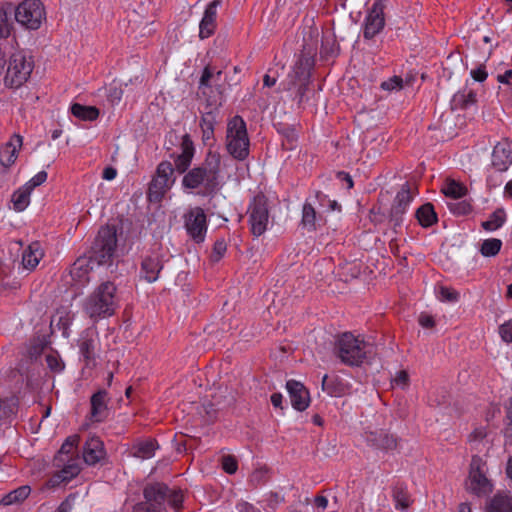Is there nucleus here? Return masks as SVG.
<instances>
[{
    "label": "nucleus",
    "instance_id": "nucleus-1",
    "mask_svg": "<svg viewBox=\"0 0 512 512\" xmlns=\"http://www.w3.org/2000/svg\"><path fill=\"white\" fill-rule=\"evenodd\" d=\"M220 164V154L209 151L199 166L186 172L182 186L191 190L203 186L201 195L213 197L219 190Z\"/></svg>",
    "mask_w": 512,
    "mask_h": 512
},
{
    "label": "nucleus",
    "instance_id": "nucleus-2",
    "mask_svg": "<svg viewBox=\"0 0 512 512\" xmlns=\"http://www.w3.org/2000/svg\"><path fill=\"white\" fill-rule=\"evenodd\" d=\"M144 501L134 505L133 512H167L166 503L175 511L183 507L184 496L180 489L171 490L162 482L148 483L143 489Z\"/></svg>",
    "mask_w": 512,
    "mask_h": 512
},
{
    "label": "nucleus",
    "instance_id": "nucleus-3",
    "mask_svg": "<svg viewBox=\"0 0 512 512\" xmlns=\"http://www.w3.org/2000/svg\"><path fill=\"white\" fill-rule=\"evenodd\" d=\"M117 307V287L109 280L100 283L83 304L85 313L92 319L112 316Z\"/></svg>",
    "mask_w": 512,
    "mask_h": 512
},
{
    "label": "nucleus",
    "instance_id": "nucleus-4",
    "mask_svg": "<svg viewBox=\"0 0 512 512\" xmlns=\"http://www.w3.org/2000/svg\"><path fill=\"white\" fill-rule=\"evenodd\" d=\"M373 346L360 340L350 332L337 337L334 344V355L347 366H360L372 353Z\"/></svg>",
    "mask_w": 512,
    "mask_h": 512
},
{
    "label": "nucleus",
    "instance_id": "nucleus-5",
    "mask_svg": "<svg viewBox=\"0 0 512 512\" xmlns=\"http://www.w3.org/2000/svg\"><path fill=\"white\" fill-rule=\"evenodd\" d=\"M117 242L116 227L114 225L103 226L85 253L98 266L111 265L116 256Z\"/></svg>",
    "mask_w": 512,
    "mask_h": 512
},
{
    "label": "nucleus",
    "instance_id": "nucleus-6",
    "mask_svg": "<svg viewBox=\"0 0 512 512\" xmlns=\"http://www.w3.org/2000/svg\"><path fill=\"white\" fill-rule=\"evenodd\" d=\"M249 145L246 123L241 116L236 115L227 124V151L233 158L243 161L249 155Z\"/></svg>",
    "mask_w": 512,
    "mask_h": 512
},
{
    "label": "nucleus",
    "instance_id": "nucleus-7",
    "mask_svg": "<svg viewBox=\"0 0 512 512\" xmlns=\"http://www.w3.org/2000/svg\"><path fill=\"white\" fill-rule=\"evenodd\" d=\"M33 68L31 56H27L23 51L13 53L9 58L4 78L5 85L10 88L21 87L30 78Z\"/></svg>",
    "mask_w": 512,
    "mask_h": 512
},
{
    "label": "nucleus",
    "instance_id": "nucleus-8",
    "mask_svg": "<svg viewBox=\"0 0 512 512\" xmlns=\"http://www.w3.org/2000/svg\"><path fill=\"white\" fill-rule=\"evenodd\" d=\"M175 182L174 167L170 161H162L149 183L147 196L150 202H160Z\"/></svg>",
    "mask_w": 512,
    "mask_h": 512
},
{
    "label": "nucleus",
    "instance_id": "nucleus-9",
    "mask_svg": "<svg viewBox=\"0 0 512 512\" xmlns=\"http://www.w3.org/2000/svg\"><path fill=\"white\" fill-rule=\"evenodd\" d=\"M15 20L29 30L40 28L45 19V9L40 0H24L15 9Z\"/></svg>",
    "mask_w": 512,
    "mask_h": 512
},
{
    "label": "nucleus",
    "instance_id": "nucleus-10",
    "mask_svg": "<svg viewBox=\"0 0 512 512\" xmlns=\"http://www.w3.org/2000/svg\"><path fill=\"white\" fill-rule=\"evenodd\" d=\"M251 232L254 236H261L267 229L269 220L268 199L263 193L254 196L248 211Z\"/></svg>",
    "mask_w": 512,
    "mask_h": 512
},
{
    "label": "nucleus",
    "instance_id": "nucleus-11",
    "mask_svg": "<svg viewBox=\"0 0 512 512\" xmlns=\"http://www.w3.org/2000/svg\"><path fill=\"white\" fill-rule=\"evenodd\" d=\"M388 0H374L371 8L368 9L364 20L363 37L367 40L373 39L385 27L384 10Z\"/></svg>",
    "mask_w": 512,
    "mask_h": 512
},
{
    "label": "nucleus",
    "instance_id": "nucleus-12",
    "mask_svg": "<svg viewBox=\"0 0 512 512\" xmlns=\"http://www.w3.org/2000/svg\"><path fill=\"white\" fill-rule=\"evenodd\" d=\"M483 465L481 457L478 455L472 457L469 471V490L478 496L487 494L492 490V484L482 470Z\"/></svg>",
    "mask_w": 512,
    "mask_h": 512
},
{
    "label": "nucleus",
    "instance_id": "nucleus-13",
    "mask_svg": "<svg viewBox=\"0 0 512 512\" xmlns=\"http://www.w3.org/2000/svg\"><path fill=\"white\" fill-rule=\"evenodd\" d=\"M202 96L206 100V106L202 111L200 126L204 137L209 138L214 132L216 117L219 113V108L222 106V96H211L205 90L202 92Z\"/></svg>",
    "mask_w": 512,
    "mask_h": 512
},
{
    "label": "nucleus",
    "instance_id": "nucleus-14",
    "mask_svg": "<svg viewBox=\"0 0 512 512\" xmlns=\"http://www.w3.org/2000/svg\"><path fill=\"white\" fill-rule=\"evenodd\" d=\"M185 227L188 234L196 243L203 242L207 231L206 215L204 210L200 207L191 210L185 216Z\"/></svg>",
    "mask_w": 512,
    "mask_h": 512
},
{
    "label": "nucleus",
    "instance_id": "nucleus-15",
    "mask_svg": "<svg viewBox=\"0 0 512 512\" xmlns=\"http://www.w3.org/2000/svg\"><path fill=\"white\" fill-rule=\"evenodd\" d=\"M180 148L181 153L177 155L173 153L171 157L175 163L174 171L176 170L179 174H183L188 171L195 154L194 143L189 134L182 136Z\"/></svg>",
    "mask_w": 512,
    "mask_h": 512
},
{
    "label": "nucleus",
    "instance_id": "nucleus-16",
    "mask_svg": "<svg viewBox=\"0 0 512 512\" xmlns=\"http://www.w3.org/2000/svg\"><path fill=\"white\" fill-rule=\"evenodd\" d=\"M286 389L289 394L292 407L297 411H304L308 408L310 403L309 390L299 381L288 380Z\"/></svg>",
    "mask_w": 512,
    "mask_h": 512
},
{
    "label": "nucleus",
    "instance_id": "nucleus-17",
    "mask_svg": "<svg viewBox=\"0 0 512 512\" xmlns=\"http://www.w3.org/2000/svg\"><path fill=\"white\" fill-rule=\"evenodd\" d=\"M108 401V392L105 389H100L91 396L90 420L92 422H103L109 417Z\"/></svg>",
    "mask_w": 512,
    "mask_h": 512
},
{
    "label": "nucleus",
    "instance_id": "nucleus-18",
    "mask_svg": "<svg viewBox=\"0 0 512 512\" xmlns=\"http://www.w3.org/2000/svg\"><path fill=\"white\" fill-rule=\"evenodd\" d=\"M94 265L96 264L86 253L79 256L70 269V275L73 281L80 286L87 284L90 280L89 273L92 271Z\"/></svg>",
    "mask_w": 512,
    "mask_h": 512
},
{
    "label": "nucleus",
    "instance_id": "nucleus-19",
    "mask_svg": "<svg viewBox=\"0 0 512 512\" xmlns=\"http://www.w3.org/2000/svg\"><path fill=\"white\" fill-rule=\"evenodd\" d=\"M98 344V339L89 331L84 332L78 340L80 355L88 367L96 364Z\"/></svg>",
    "mask_w": 512,
    "mask_h": 512
},
{
    "label": "nucleus",
    "instance_id": "nucleus-20",
    "mask_svg": "<svg viewBox=\"0 0 512 512\" xmlns=\"http://www.w3.org/2000/svg\"><path fill=\"white\" fill-rule=\"evenodd\" d=\"M106 456L103 441L96 436L89 438L83 447V460L88 465H96Z\"/></svg>",
    "mask_w": 512,
    "mask_h": 512
},
{
    "label": "nucleus",
    "instance_id": "nucleus-21",
    "mask_svg": "<svg viewBox=\"0 0 512 512\" xmlns=\"http://www.w3.org/2000/svg\"><path fill=\"white\" fill-rule=\"evenodd\" d=\"M365 439L369 446L379 450L389 451L397 447V439L384 430L366 432Z\"/></svg>",
    "mask_w": 512,
    "mask_h": 512
},
{
    "label": "nucleus",
    "instance_id": "nucleus-22",
    "mask_svg": "<svg viewBox=\"0 0 512 512\" xmlns=\"http://www.w3.org/2000/svg\"><path fill=\"white\" fill-rule=\"evenodd\" d=\"M512 164V143L499 142L492 152V165L498 171H506Z\"/></svg>",
    "mask_w": 512,
    "mask_h": 512
},
{
    "label": "nucleus",
    "instance_id": "nucleus-23",
    "mask_svg": "<svg viewBox=\"0 0 512 512\" xmlns=\"http://www.w3.org/2000/svg\"><path fill=\"white\" fill-rule=\"evenodd\" d=\"M309 85L310 79H307V75H304L303 78H294L293 76L288 75L285 89L289 91L295 90L293 99L296 101L298 108H302L304 103L309 100Z\"/></svg>",
    "mask_w": 512,
    "mask_h": 512
},
{
    "label": "nucleus",
    "instance_id": "nucleus-24",
    "mask_svg": "<svg viewBox=\"0 0 512 512\" xmlns=\"http://www.w3.org/2000/svg\"><path fill=\"white\" fill-rule=\"evenodd\" d=\"M222 0H213L205 9L203 18L199 25V36L201 39L210 37L216 28L217 7Z\"/></svg>",
    "mask_w": 512,
    "mask_h": 512
},
{
    "label": "nucleus",
    "instance_id": "nucleus-25",
    "mask_svg": "<svg viewBox=\"0 0 512 512\" xmlns=\"http://www.w3.org/2000/svg\"><path fill=\"white\" fill-rule=\"evenodd\" d=\"M22 143V136L14 134L10 141L0 148V163L2 166L9 168L15 163Z\"/></svg>",
    "mask_w": 512,
    "mask_h": 512
},
{
    "label": "nucleus",
    "instance_id": "nucleus-26",
    "mask_svg": "<svg viewBox=\"0 0 512 512\" xmlns=\"http://www.w3.org/2000/svg\"><path fill=\"white\" fill-rule=\"evenodd\" d=\"M60 467H62V469L55 473L50 479L52 486L59 485L63 482H69L72 478L77 476L81 470L78 461L73 458H69L64 462H61Z\"/></svg>",
    "mask_w": 512,
    "mask_h": 512
},
{
    "label": "nucleus",
    "instance_id": "nucleus-27",
    "mask_svg": "<svg viewBox=\"0 0 512 512\" xmlns=\"http://www.w3.org/2000/svg\"><path fill=\"white\" fill-rule=\"evenodd\" d=\"M163 269V257L160 254H152L145 257L141 264V271L149 283L155 282Z\"/></svg>",
    "mask_w": 512,
    "mask_h": 512
},
{
    "label": "nucleus",
    "instance_id": "nucleus-28",
    "mask_svg": "<svg viewBox=\"0 0 512 512\" xmlns=\"http://www.w3.org/2000/svg\"><path fill=\"white\" fill-rule=\"evenodd\" d=\"M392 498L395 502V508L402 512L408 511L409 507L413 503L411 495L408 492V488L404 483H396L392 487Z\"/></svg>",
    "mask_w": 512,
    "mask_h": 512
},
{
    "label": "nucleus",
    "instance_id": "nucleus-29",
    "mask_svg": "<svg viewBox=\"0 0 512 512\" xmlns=\"http://www.w3.org/2000/svg\"><path fill=\"white\" fill-rule=\"evenodd\" d=\"M42 256L43 252L40 250V244L33 242L22 253L23 267L33 270L38 265Z\"/></svg>",
    "mask_w": 512,
    "mask_h": 512
},
{
    "label": "nucleus",
    "instance_id": "nucleus-30",
    "mask_svg": "<svg viewBox=\"0 0 512 512\" xmlns=\"http://www.w3.org/2000/svg\"><path fill=\"white\" fill-rule=\"evenodd\" d=\"M79 442V436L73 435L69 436L64 443L62 444L60 450L54 458V465L57 467L61 466V462H64L66 459L73 458L74 450L77 447Z\"/></svg>",
    "mask_w": 512,
    "mask_h": 512
},
{
    "label": "nucleus",
    "instance_id": "nucleus-31",
    "mask_svg": "<svg viewBox=\"0 0 512 512\" xmlns=\"http://www.w3.org/2000/svg\"><path fill=\"white\" fill-rule=\"evenodd\" d=\"M415 217L417 218L419 224L425 228L432 226L438 221L434 206L431 203H425L420 206L416 210Z\"/></svg>",
    "mask_w": 512,
    "mask_h": 512
},
{
    "label": "nucleus",
    "instance_id": "nucleus-32",
    "mask_svg": "<svg viewBox=\"0 0 512 512\" xmlns=\"http://www.w3.org/2000/svg\"><path fill=\"white\" fill-rule=\"evenodd\" d=\"M486 512H512V498L508 495L497 493L490 499Z\"/></svg>",
    "mask_w": 512,
    "mask_h": 512
},
{
    "label": "nucleus",
    "instance_id": "nucleus-33",
    "mask_svg": "<svg viewBox=\"0 0 512 512\" xmlns=\"http://www.w3.org/2000/svg\"><path fill=\"white\" fill-rule=\"evenodd\" d=\"M314 65V59L313 57L301 54L299 60L296 62L293 72L289 74L290 76H293L294 78H303L304 75H307V79L311 78V69Z\"/></svg>",
    "mask_w": 512,
    "mask_h": 512
},
{
    "label": "nucleus",
    "instance_id": "nucleus-34",
    "mask_svg": "<svg viewBox=\"0 0 512 512\" xmlns=\"http://www.w3.org/2000/svg\"><path fill=\"white\" fill-rule=\"evenodd\" d=\"M71 113L76 118L84 121H93L99 116V110L95 106H85L79 103H74L71 106Z\"/></svg>",
    "mask_w": 512,
    "mask_h": 512
},
{
    "label": "nucleus",
    "instance_id": "nucleus-35",
    "mask_svg": "<svg viewBox=\"0 0 512 512\" xmlns=\"http://www.w3.org/2000/svg\"><path fill=\"white\" fill-rule=\"evenodd\" d=\"M404 213L401 212L399 209H390L389 215H388V225L391 233L385 232L386 235L391 236V242L395 240V235L401 232V229L404 224Z\"/></svg>",
    "mask_w": 512,
    "mask_h": 512
},
{
    "label": "nucleus",
    "instance_id": "nucleus-36",
    "mask_svg": "<svg viewBox=\"0 0 512 512\" xmlns=\"http://www.w3.org/2000/svg\"><path fill=\"white\" fill-rule=\"evenodd\" d=\"M29 486H20L17 489L7 493L1 500L0 504L4 506L18 504L24 501L30 494Z\"/></svg>",
    "mask_w": 512,
    "mask_h": 512
},
{
    "label": "nucleus",
    "instance_id": "nucleus-37",
    "mask_svg": "<svg viewBox=\"0 0 512 512\" xmlns=\"http://www.w3.org/2000/svg\"><path fill=\"white\" fill-rule=\"evenodd\" d=\"M31 192L26 185H23L13 193L11 201L16 211L21 212L29 205Z\"/></svg>",
    "mask_w": 512,
    "mask_h": 512
},
{
    "label": "nucleus",
    "instance_id": "nucleus-38",
    "mask_svg": "<svg viewBox=\"0 0 512 512\" xmlns=\"http://www.w3.org/2000/svg\"><path fill=\"white\" fill-rule=\"evenodd\" d=\"M222 71L219 70L216 73H214L213 69L208 65L203 69L202 75L200 77L199 81V90H201V93L205 90L212 92V85L211 80L214 79L215 82H218L221 80Z\"/></svg>",
    "mask_w": 512,
    "mask_h": 512
},
{
    "label": "nucleus",
    "instance_id": "nucleus-39",
    "mask_svg": "<svg viewBox=\"0 0 512 512\" xmlns=\"http://www.w3.org/2000/svg\"><path fill=\"white\" fill-rule=\"evenodd\" d=\"M317 214L312 204L305 202L302 209L301 225L307 231L316 230Z\"/></svg>",
    "mask_w": 512,
    "mask_h": 512
},
{
    "label": "nucleus",
    "instance_id": "nucleus-40",
    "mask_svg": "<svg viewBox=\"0 0 512 512\" xmlns=\"http://www.w3.org/2000/svg\"><path fill=\"white\" fill-rule=\"evenodd\" d=\"M505 211L503 208H497L489 217L488 220L483 221L481 226L486 231H494L500 227L505 222Z\"/></svg>",
    "mask_w": 512,
    "mask_h": 512
},
{
    "label": "nucleus",
    "instance_id": "nucleus-41",
    "mask_svg": "<svg viewBox=\"0 0 512 512\" xmlns=\"http://www.w3.org/2000/svg\"><path fill=\"white\" fill-rule=\"evenodd\" d=\"M156 448L155 440L143 441L134 446L133 455L137 458L148 459L154 455Z\"/></svg>",
    "mask_w": 512,
    "mask_h": 512
},
{
    "label": "nucleus",
    "instance_id": "nucleus-42",
    "mask_svg": "<svg viewBox=\"0 0 512 512\" xmlns=\"http://www.w3.org/2000/svg\"><path fill=\"white\" fill-rule=\"evenodd\" d=\"M18 410V398L11 396L0 399V420L10 418L15 415Z\"/></svg>",
    "mask_w": 512,
    "mask_h": 512
},
{
    "label": "nucleus",
    "instance_id": "nucleus-43",
    "mask_svg": "<svg viewBox=\"0 0 512 512\" xmlns=\"http://www.w3.org/2000/svg\"><path fill=\"white\" fill-rule=\"evenodd\" d=\"M412 200V196L410 194L409 185L406 183L402 189L397 193L394 203L391 208L399 209L401 212L405 214L406 208Z\"/></svg>",
    "mask_w": 512,
    "mask_h": 512
},
{
    "label": "nucleus",
    "instance_id": "nucleus-44",
    "mask_svg": "<svg viewBox=\"0 0 512 512\" xmlns=\"http://www.w3.org/2000/svg\"><path fill=\"white\" fill-rule=\"evenodd\" d=\"M13 12V7L8 6L7 9L0 8V38H7L12 30V22L10 16Z\"/></svg>",
    "mask_w": 512,
    "mask_h": 512
},
{
    "label": "nucleus",
    "instance_id": "nucleus-45",
    "mask_svg": "<svg viewBox=\"0 0 512 512\" xmlns=\"http://www.w3.org/2000/svg\"><path fill=\"white\" fill-rule=\"evenodd\" d=\"M502 247V241L497 238H489L482 242L480 247V253L484 257L496 256Z\"/></svg>",
    "mask_w": 512,
    "mask_h": 512
},
{
    "label": "nucleus",
    "instance_id": "nucleus-46",
    "mask_svg": "<svg viewBox=\"0 0 512 512\" xmlns=\"http://www.w3.org/2000/svg\"><path fill=\"white\" fill-rule=\"evenodd\" d=\"M320 53L325 59L336 57L339 53V45L334 39L324 38L322 40Z\"/></svg>",
    "mask_w": 512,
    "mask_h": 512
},
{
    "label": "nucleus",
    "instance_id": "nucleus-47",
    "mask_svg": "<svg viewBox=\"0 0 512 512\" xmlns=\"http://www.w3.org/2000/svg\"><path fill=\"white\" fill-rule=\"evenodd\" d=\"M46 347V342L43 338L36 337L33 338L30 342L29 347L27 348V355L31 360H36L44 351Z\"/></svg>",
    "mask_w": 512,
    "mask_h": 512
},
{
    "label": "nucleus",
    "instance_id": "nucleus-48",
    "mask_svg": "<svg viewBox=\"0 0 512 512\" xmlns=\"http://www.w3.org/2000/svg\"><path fill=\"white\" fill-rule=\"evenodd\" d=\"M443 193L445 194V196L449 198L460 199L466 195L467 188L462 184H459L455 181H451L443 190Z\"/></svg>",
    "mask_w": 512,
    "mask_h": 512
},
{
    "label": "nucleus",
    "instance_id": "nucleus-49",
    "mask_svg": "<svg viewBox=\"0 0 512 512\" xmlns=\"http://www.w3.org/2000/svg\"><path fill=\"white\" fill-rule=\"evenodd\" d=\"M277 130L285 137L291 147L297 141V133L294 125L278 124Z\"/></svg>",
    "mask_w": 512,
    "mask_h": 512
},
{
    "label": "nucleus",
    "instance_id": "nucleus-50",
    "mask_svg": "<svg viewBox=\"0 0 512 512\" xmlns=\"http://www.w3.org/2000/svg\"><path fill=\"white\" fill-rule=\"evenodd\" d=\"M450 211L455 215H467L472 211V206L467 201H459L449 204Z\"/></svg>",
    "mask_w": 512,
    "mask_h": 512
},
{
    "label": "nucleus",
    "instance_id": "nucleus-51",
    "mask_svg": "<svg viewBox=\"0 0 512 512\" xmlns=\"http://www.w3.org/2000/svg\"><path fill=\"white\" fill-rule=\"evenodd\" d=\"M226 250H227L226 241L223 238L216 240L213 245L211 260L214 262H218L224 256Z\"/></svg>",
    "mask_w": 512,
    "mask_h": 512
},
{
    "label": "nucleus",
    "instance_id": "nucleus-52",
    "mask_svg": "<svg viewBox=\"0 0 512 512\" xmlns=\"http://www.w3.org/2000/svg\"><path fill=\"white\" fill-rule=\"evenodd\" d=\"M268 470L266 468H259L253 471L250 476L249 482L254 487L263 484L267 481Z\"/></svg>",
    "mask_w": 512,
    "mask_h": 512
},
{
    "label": "nucleus",
    "instance_id": "nucleus-53",
    "mask_svg": "<svg viewBox=\"0 0 512 512\" xmlns=\"http://www.w3.org/2000/svg\"><path fill=\"white\" fill-rule=\"evenodd\" d=\"M451 110L465 109L468 107L466 93L458 91L455 93L450 102Z\"/></svg>",
    "mask_w": 512,
    "mask_h": 512
},
{
    "label": "nucleus",
    "instance_id": "nucleus-54",
    "mask_svg": "<svg viewBox=\"0 0 512 512\" xmlns=\"http://www.w3.org/2000/svg\"><path fill=\"white\" fill-rule=\"evenodd\" d=\"M222 468L228 474H234L237 471L238 464L235 457L225 455L222 457Z\"/></svg>",
    "mask_w": 512,
    "mask_h": 512
},
{
    "label": "nucleus",
    "instance_id": "nucleus-55",
    "mask_svg": "<svg viewBox=\"0 0 512 512\" xmlns=\"http://www.w3.org/2000/svg\"><path fill=\"white\" fill-rule=\"evenodd\" d=\"M46 362L48 367L53 372H60L64 369V363L57 355L48 354L46 355Z\"/></svg>",
    "mask_w": 512,
    "mask_h": 512
},
{
    "label": "nucleus",
    "instance_id": "nucleus-56",
    "mask_svg": "<svg viewBox=\"0 0 512 512\" xmlns=\"http://www.w3.org/2000/svg\"><path fill=\"white\" fill-rule=\"evenodd\" d=\"M403 87V79L399 76H393L387 81L381 83V88L384 90H400Z\"/></svg>",
    "mask_w": 512,
    "mask_h": 512
},
{
    "label": "nucleus",
    "instance_id": "nucleus-57",
    "mask_svg": "<svg viewBox=\"0 0 512 512\" xmlns=\"http://www.w3.org/2000/svg\"><path fill=\"white\" fill-rule=\"evenodd\" d=\"M499 334L503 341L512 343V320H509L499 326Z\"/></svg>",
    "mask_w": 512,
    "mask_h": 512
},
{
    "label": "nucleus",
    "instance_id": "nucleus-58",
    "mask_svg": "<svg viewBox=\"0 0 512 512\" xmlns=\"http://www.w3.org/2000/svg\"><path fill=\"white\" fill-rule=\"evenodd\" d=\"M47 172L46 171H40L38 172L32 179H30L25 185L33 191L34 188L38 187L39 185L43 184L47 180Z\"/></svg>",
    "mask_w": 512,
    "mask_h": 512
},
{
    "label": "nucleus",
    "instance_id": "nucleus-59",
    "mask_svg": "<svg viewBox=\"0 0 512 512\" xmlns=\"http://www.w3.org/2000/svg\"><path fill=\"white\" fill-rule=\"evenodd\" d=\"M440 296L442 300L448 302H456L459 299V293L457 291L444 286L440 288Z\"/></svg>",
    "mask_w": 512,
    "mask_h": 512
},
{
    "label": "nucleus",
    "instance_id": "nucleus-60",
    "mask_svg": "<svg viewBox=\"0 0 512 512\" xmlns=\"http://www.w3.org/2000/svg\"><path fill=\"white\" fill-rule=\"evenodd\" d=\"M77 495L70 494L56 509L55 512H71L73 502L76 500Z\"/></svg>",
    "mask_w": 512,
    "mask_h": 512
},
{
    "label": "nucleus",
    "instance_id": "nucleus-61",
    "mask_svg": "<svg viewBox=\"0 0 512 512\" xmlns=\"http://www.w3.org/2000/svg\"><path fill=\"white\" fill-rule=\"evenodd\" d=\"M393 381L397 386L405 388L409 383V375L405 370L398 371Z\"/></svg>",
    "mask_w": 512,
    "mask_h": 512
},
{
    "label": "nucleus",
    "instance_id": "nucleus-62",
    "mask_svg": "<svg viewBox=\"0 0 512 512\" xmlns=\"http://www.w3.org/2000/svg\"><path fill=\"white\" fill-rule=\"evenodd\" d=\"M322 389L327 391L329 395H340V391L336 388H332V380L329 379L328 375H324L322 378Z\"/></svg>",
    "mask_w": 512,
    "mask_h": 512
},
{
    "label": "nucleus",
    "instance_id": "nucleus-63",
    "mask_svg": "<svg viewBox=\"0 0 512 512\" xmlns=\"http://www.w3.org/2000/svg\"><path fill=\"white\" fill-rule=\"evenodd\" d=\"M487 76L488 74L484 65H480L477 69L471 71V77L477 82L485 81Z\"/></svg>",
    "mask_w": 512,
    "mask_h": 512
},
{
    "label": "nucleus",
    "instance_id": "nucleus-64",
    "mask_svg": "<svg viewBox=\"0 0 512 512\" xmlns=\"http://www.w3.org/2000/svg\"><path fill=\"white\" fill-rule=\"evenodd\" d=\"M419 324L424 328H433L435 326V320L431 315L422 313L419 316Z\"/></svg>",
    "mask_w": 512,
    "mask_h": 512
}]
</instances>
